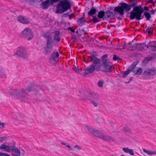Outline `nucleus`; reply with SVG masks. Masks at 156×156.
I'll use <instances>...</instances> for the list:
<instances>
[{"label":"nucleus","instance_id":"nucleus-1","mask_svg":"<svg viewBox=\"0 0 156 156\" xmlns=\"http://www.w3.org/2000/svg\"><path fill=\"white\" fill-rule=\"evenodd\" d=\"M85 126L90 133L97 137L106 141H115V139L114 138L102 133L99 130L87 125H86Z\"/></svg>","mask_w":156,"mask_h":156},{"label":"nucleus","instance_id":"nucleus-2","mask_svg":"<svg viewBox=\"0 0 156 156\" xmlns=\"http://www.w3.org/2000/svg\"><path fill=\"white\" fill-rule=\"evenodd\" d=\"M9 93L12 97L22 101L25 102L27 100L26 92L23 88L13 89Z\"/></svg>","mask_w":156,"mask_h":156},{"label":"nucleus","instance_id":"nucleus-3","mask_svg":"<svg viewBox=\"0 0 156 156\" xmlns=\"http://www.w3.org/2000/svg\"><path fill=\"white\" fill-rule=\"evenodd\" d=\"M144 10L148 11L149 10V9L146 6H144V9L140 6L135 7L133 8V11H132L130 12L129 16L130 19L132 20L135 18L136 20H140L142 19L143 17L141 18V17Z\"/></svg>","mask_w":156,"mask_h":156},{"label":"nucleus","instance_id":"nucleus-4","mask_svg":"<svg viewBox=\"0 0 156 156\" xmlns=\"http://www.w3.org/2000/svg\"><path fill=\"white\" fill-rule=\"evenodd\" d=\"M71 5L67 0H63L58 4L56 12L62 14L71 8Z\"/></svg>","mask_w":156,"mask_h":156},{"label":"nucleus","instance_id":"nucleus-5","mask_svg":"<svg viewBox=\"0 0 156 156\" xmlns=\"http://www.w3.org/2000/svg\"><path fill=\"white\" fill-rule=\"evenodd\" d=\"M107 54L104 55L101 58L102 71L109 73L111 72V68L112 66V63L110 62L109 60L107 57Z\"/></svg>","mask_w":156,"mask_h":156},{"label":"nucleus","instance_id":"nucleus-6","mask_svg":"<svg viewBox=\"0 0 156 156\" xmlns=\"http://www.w3.org/2000/svg\"><path fill=\"white\" fill-rule=\"evenodd\" d=\"M83 99L84 100H89L94 106L96 107H97L99 104V98L98 95L94 92H90L88 94L87 97H83Z\"/></svg>","mask_w":156,"mask_h":156},{"label":"nucleus","instance_id":"nucleus-7","mask_svg":"<svg viewBox=\"0 0 156 156\" xmlns=\"http://www.w3.org/2000/svg\"><path fill=\"white\" fill-rule=\"evenodd\" d=\"M13 55L23 59L27 58L28 57V53L26 48L22 46L18 47Z\"/></svg>","mask_w":156,"mask_h":156},{"label":"nucleus","instance_id":"nucleus-8","mask_svg":"<svg viewBox=\"0 0 156 156\" xmlns=\"http://www.w3.org/2000/svg\"><path fill=\"white\" fill-rule=\"evenodd\" d=\"M20 36L23 38L30 40L33 38L34 34L31 29L27 27L22 32Z\"/></svg>","mask_w":156,"mask_h":156},{"label":"nucleus","instance_id":"nucleus-9","mask_svg":"<svg viewBox=\"0 0 156 156\" xmlns=\"http://www.w3.org/2000/svg\"><path fill=\"white\" fill-rule=\"evenodd\" d=\"M131 8L129 7V5L125 3H122L120 6L115 7V10L119 13L121 15H123L124 14V11L128 12L130 10Z\"/></svg>","mask_w":156,"mask_h":156},{"label":"nucleus","instance_id":"nucleus-10","mask_svg":"<svg viewBox=\"0 0 156 156\" xmlns=\"http://www.w3.org/2000/svg\"><path fill=\"white\" fill-rule=\"evenodd\" d=\"M26 89L28 92L32 91L34 94L37 95L39 93V87L36 84L30 82L27 85Z\"/></svg>","mask_w":156,"mask_h":156},{"label":"nucleus","instance_id":"nucleus-11","mask_svg":"<svg viewBox=\"0 0 156 156\" xmlns=\"http://www.w3.org/2000/svg\"><path fill=\"white\" fill-rule=\"evenodd\" d=\"M156 72V69L154 68L151 69H148L144 71L143 75L145 78L147 79L150 76L154 75Z\"/></svg>","mask_w":156,"mask_h":156},{"label":"nucleus","instance_id":"nucleus-12","mask_svg":"<svg viewBox=\"0 0 156 156\" xmlns=\"http://www.w3.org/2000/svg\"><path fill=\"white\" fill-rule=\"evenodd\" d=\"M53 40H47V47L44 48V50L46 54L51 52L53 50Z\"/></svg>","mask_w":156,"mask_h":156},{"label":"nucleus","instance_id":"nucleus-13","mask_svg":"<svg viewBox=\"0 0 156 156\" xmlns=\"http://www.w3.org/2000/svg\"><path fill=\"white\" fill-rule=\"evenodd\" d=\"M139 62V61L137 60L133 62L128 68L127 70L123 73V77H126L133 70V69H134L135 65L136 64H137Z\"/></svg>","mask_w":156,"mask_h":156},{"label":"nucleus","instance_id":"nucleus-14","mask_svg":"<svg viewBox=\"0 0 156 156\" xmlns=\"http://www.w3.org/2000/svg\"><path fill=\"white\" fill-rule=\"evenodd\" d=\"M139 62V61L137 60L133 62L128 68L127 70L123 73V77H126L133 70V69H134L135 65L136 64H137Z\"/></svg>","mask_w":156,"mask_h":156},{"label":"nucleus","instance_id":"nucleus-15","mask_svg":"<svg viewBox=\"0 0 156 156\" xmlns=\"http://www.w3.org/2000/svg\"><path fill=\"white\" fill-rule=\"evenodd\" d=\"M94 52H93V54L88 56V58L90 59V61H92L94 64L96 65L100 64L101 61L100 59L96 57L97 55L94 54Z\"/></svg>","mask_w":156,"mask_h":156},{"label":"nucleus","instance_id":"nucleus-16","mask_svg":"<svg viewBox=\"0 0 156 156\" xmlns=\"http://www.w3.org/2000/svg\"><path fill=\"white\" fill-rule=\"evenodd\" d=\"M11 151L12 156H20L21 154L20 149L15 147L14 145H13Z\"/></svg>","mask_w":156,"mask_h":156},{"label":"nucleus","instance_id":"nucleus-17","mask_svg":"<svg viewBox=\"0 0 156 156\" xmlns=\"http://www.w3.org/2000/svg\"><path fill=\"white\" fill-rule=\"evenodd\" d=\"M95 68V65L92 64L87 68L85 69V73L84 74V76L86 77V75H87L89 73H93L94 71Z\"/></svg>","mask_w":156,"mask_h":156},{"label":"nucleus","instance_id":"nucleus-18","mask_svg":"<svg viewBox=\"0 0 156 156\" xmlns=\"http://www.w3.org/2000/svg\"><path fill=\"white\" fill-rule=\"evenodd\" d=\"M12 147L13 145L8 146L3 144L0 146V150L6 152H9L11 151Z\"/></svg>","mask_w":156,"mask_h":156},{"label":"nucleus","instance_id":"nucleus-19","mask_svg":"<svg viewBox=\"0 0 156 156\" xmlns=\"http://www.w3.org/2000/svg\"><path fill=\"white\" fill-rule=\"evenodd\" d=\"M17 20L19 22L23 24H28L30 23V21L28 18L21 16L18 17Z\"/></svg>","mask_w":156,"mask_h":156},{"label":"nucleus","instance_id":"nucleus-20","mask_svg":"<svg viewBox=\"0 0 156 156\" xmlns=\"http://www.w3.org/2000/svg\"><path fill=\"white\" fill-rule=\"evenodd\" d=\"M137 65V64H136L135 65L134 68L133 70L132 71L133 72L135 75H140L143 72V70L141 68L137 67L136 68V66Z\"/></svg>","mask_w":156,"mask_h":156},{"label":"nucleus","instance_id":"nucleus-21","mask_svg":"<svg viewBox=\"0 0 156 156\" xmlns=\"http://www.w3.org/2000/svg\"><path fill=\"white\" fill-rule=\"evenodd\" d=\"M146 46L147 45L144 43L140 44H135L133 45V47H135L138 50L146 49L145 48H146Z\"/></svg>","mask_w":156,"mask_h":156},{"label":"nucleus","instance_id":"nucleus-22","mask_svg":"<svg viewBox=\"0 0 156 156\" xmlns=\"http://www.w3.org/2000/svg\"><path fill=\"white\" fill-rule=\"evenodd\" d=\"M51 4L49 0H47L45 1L42 2L41 5L43 9H47L49 6L50 4Z\"/></svg>","mask_w":156,"mask_h":156},{"label":"nucleus","instance_id":"nucleus-23","mask_svg":"<svg viewBox=\"0 0 156 156\" xmlns=\"http://www.w3.org/2000/svg\"><path fill=\"white\" fill-rule=\"evenodd\" d=\"M60 32L58 31H56L54 32V35L53 37L54 40L55 41L57 42H59L61 40V38L59 37Z\"/></svg>","mask_w":156,"mask_h":156},{"label":"nucleus","instance_id":"nucleus-24","mask_svg":"<svg viewBox=\"0 0 156 156\" xmlns=\"http://www.w3.org/2000/svg\"><path fill=\"white\" fill-rule=\"evenodd\" d=\"M84 18V14H83V16L80 18L77 21V23L78 26H82L83 25L84 23L85 22Z\"/></svg>","mask_w":156,"mask_h":156},{"label":"nucleus","instance_id":"nucleus-25","mask_svg":"<svg viewBox=\"0 0 156 156\" xmlns=\"http://www.w3.org/2000/svg\"><path fill=\"white\" fill-rule=\"evenodd\" d=\"M122 150L125 153H129L131 155H133L134 154L133 150L132 149H129L128 147H124Z\"/></svg>","mask_w":156,"mask_h":156},{"label":"nucleus","instance_id":"nucleus-26","mask_svg":"<svg viewBox=\"0 0 156 156\" xmlns=\"http://www.w3.org/2000/svg\"><path fill=\"white\" fill-rule=\"evenodd\" d=\"M113 16V12L110 11H108L105 12V18H112Z\"/></svg>","mask_w":156,"mask_h":156},{"label":"nucleus","instance_id":"nucleus-27","mask_svg":"<svg viewBox=\"0 0 156 156\" xmlns=\"http://www.w3.org/2000/svg\"><path fill=\"white\" fill-rule=\"evenodd\" d=\"M59 57V54L58 52L54 51L51 54L50 58L58 60Z\"/></svg>","mask_w":156,"mask_h":156},{"label":"nucleus","instance_id":"nucleus-28","mask_svg":"<svg viewBox=\"0 0 156 156\" xmlns=\"http://www.w3.org/2000/svg\"><path fill=\"white\" fill-rule=\"evenodd\" d=\"M97 10L96 9L92 8L90 11L88 12V15L90 16H92L93 15H95L97 12Z\"/></svg>","mask_w":156,"mask_h":156},{"label":"nucleus","instance_id":"nucleus-29","mask_svg":"<svg viewBox=\"0 0 156 156\" xmlns=\"http://www.w3.org/2000/svg\"><path fill=\"white\" fill-rule=\"evenodd\" d=\"M143 151L149 155H156V151H151L145 149H143Z\"/></svg>","mask_w":156,"mask_h":156},{"label":"nucleus","instance_id":"nucleus-30","mask_svg":"<svg viewBox=\"0 0 156 156\" xmlns=\"http://www.w3.org/2000/svg\"><path fill=\"white\" fill-rule=\"evenodd\" d=\"M5 74L2 67L0 66V78L5 77Z\"/></svg>","mask_w":156,"mask_h":156},{"label":"nucleus","instance_id":"nucleus-31","mask_svg":"<svg viewBox=\"0 0 156 156\" xmlns=\"http://www.w3.org/2000/svg\"><path fill=\"white\" fill-rule=\"evenodd\" d=\"M58 60L50 58L49 62L52 65H55L58 62Z\"/></svg>","mask_w":156,"mask_h":156},{"label":"nucleus","instance_id":"nucleus-32","mask_svg":"<svg viewBox=\"0 0 156 156\" xmlns=\"http://www.w3.org/2000/svg\"><path fill=\"white\" fill-rule=\"evenodd\" d=\"M105 13L103 11H100L98 14V16L99 18H102L104 17H105Z\"/></svg>","mask_w":156,"mask_h":156},{"label":"nucleus","instance_id":"nucleus-33","mask_svg":"<svg viewBox=\"0 0 156 156\" xmlns=\"http://www.w3.org/2000/svg\"><path fill=\"white\" fill-rule=\"evenodd\" d=\"M43 36L45 38L47 39V40H52V38L51 37H50V33L49 32L48 33H45L43 34Z\"/></svg>","mask_w":156,"mask_h":156},{"label":"nucleus","instance_id":"nucleus-34","mask_svg":"<svg viewBox=\"0 0 156 156\" xmlns=\"http://www.w3.org/2000/svg\"><path fill=\"white\" fill-rule=\"evenodd\" d=\"M98 18H98V17H97L96 16H94L93 17L91 20L89 21V22L91 23L92 22L94 23H95L96 22H99L100 21V20Z\"/></svg>","mask_w":156,"mask_h":156},{"label":"nucleus","instance_id":"nucleus-35","mask_svg":"<svg viewBox=\"0 0 156 156\" xmlns=\"http://www.w3.org/2000/svg\"><path fill=\"white\" fill-rule=\"evenodd\" d=\"M144 15L147 20H150L151 17L150 14L147 12H144Z\"/></svg>","mask_w":156,"mask_h":156},{"label":"nucleus","instance_id":"nucleus-36","mask_svg":"<svg viewBox=\"0 0 156 156\" xmlns=\"http://www.w3.org/2000/svg\"><path fill=\"white\" fill-rule=\"evenodd\" d=\"M145 29H146V32L147 34L150 35L152 33V32L151 30L152 29V28L151 27L146 26Z\"/></svg>","mask_w":156,"mask_h":156},{"label":"nucleus","instance_id":"nucleus-37","mask_svg":"<svg viewBox=\"0 0 156 156\" xmlns=\"http://www.w3.org/2000/svg\"><path fill=\"white\" fill-rule=\"evenodd\" d=\"M146 48H148L152 51H156V46H154L153 45H147Z\"/></svg>","mask_w":156,"mask_h":156},{"label":"nucleus","instance_id":"nucleus-38","mask_svg":"<svg viewBox=\"0 0 156 156\" xmlns=\"http://www.w3.org/2000/svg\"><path fill=\"white\" fill-rule=\"evenodd\" d=\"M72 69L74 71L78 73H80L81 71L79 69L78 66H74L73 67Z\"/></svg>","mask_w":156,"mask_h":156},{"label":"nucleus","instance_id":"nucleus-39","mask_svg":"<svg viewBox=\"0 0 156 156\" xmlns=\"http://www.w3.org/2000/svg\"><path fill=\"white\" fill-rule=\"evenodd\" d=\"M123 130L126 132H131V129L128 126H124L123 128Z\"/></svg>","mask_w":156,"mask_h":156},{"label":"nucleus","instance_id":"nucleus-40","mask_svg":"<svg viewBox=\"0 0 156 156\" xmlns=\"http://www.w3.org/2000/svg\"><path fill=\"white\" fill-rule=\"evenodd\" d=\"M104 82L101 80H99L98 83V85L99 87H102L103 86Z\"/></svg>","mask_w":156,"mask_h":156},{"label":"nucleus","instance_id":"nucleus-41","mask_svg":"<svg viewBox=\"0 0 156 156\" xmlns=\"http://www.w3.org/2000/svg\"><path fill=\"white\" fill-rule=\"evenodd\" d=\"M0 156H10L9 154L6 153L0 152Z\"/></svg>","mask_w":156,"mask_h":156},{"label":"nucleus","instance_id":"nucleus-42","mask_svg":"<svg viewBox=\"0 0 156 156\" xmlns=\"http://www.w3.org/2000/svg\"><path fill=\"white\" fill-rule=\"evenodd\" d=\"M150 60V59H148V58H145L144 59L143 61V63L144 64H146L147 63L148 61Z\"/></svg>","mask_w":156,"mask_h":156},{"label":"nucleus","instance_id":"nucleus-43","mask_svg":"<svg viewBox=\"0 0 156 156\" xmlns=\"http://www.w3.org/2000/svg\"><path fill=\"white\" fill-rule=\"evenodd\" d=\"M113 59L114 61H116L118 59L120 60V58L117 55H113Z\"/></svg>","mask_w":156,"mask_h":156},{"label":"nucleus","instance_id":"nucleus-44","mask_svg":"<svg viewBox=\"0 0 156 156\" xmlns=\"http://www.w3.org/2000/svg\"><path fill=\"white\" fill-rule=\"evenodd\" d=\"M137 5V3L136 2H133V3L129 4V7L131 8V7H133Z\"/></svg>","mask_w":156,"mask_h":156},{"label":"nucleus","instance_id":"nucleus-45","mask_svg":"<svg viewBox=\"0 0 156 156\" xmlns=\"http://www.w3.org/2000/svg\"><path fill=\"white\" fill-rule=\"evenodd\" d=\"M74 148L77 149V150H82V148L81 147L78 145H76L74 146Z\"/></svg>","mask_w":156,"mask_h":156},{"label":"nucleus","instance_id":"nucleus-46","mask_svg":"<svg viewBox=\"0 0 156 156\" xmlns=\"http://www.w3.org/2000/svg\"><path fill=\"white\" fill-rule=\"evenodd\" d=\"M5 124L3 122H2L0 121V128H4L5 127Z\"/></svg>","mask_w":156,"mask_h":156},{"label":"nucleus","instance_id":"nucleus-47","mask_svg":"<svg viewBox=\"0 0 156 156\" xmlns=\"http://www.w3.org/2000/svg\"><path fill=\"white\" fill-rule=\"evenodd\" d=\"M60 0H51V5H53V3H56V2L60 1Z\"/></svg>","mask_w":156,"mask_h":156},{"label":"nucleus","instance_id":"nucleus-48","mask_svg":"<svg viewBox=\"0 0 156 156\" xmlns=\"http://www.w3.org/2000/svg\"><path fill=\"white\" fill-rule=\"evenodd\" d=\"M6 140L5 137H0V143L5 140Z\"/></svg>","mask_w":156,"mask_h":156},{"label":"nucleus","instance_id":"nucleus-49","mask_svg":"<svg viewBox=\"0 0 156 156\" xmlns=\"http://www.w3.org/2000/svg\"><path fill=\"white\" fill-rule=\"evenodd\" d=\"M128 47L130 48H132V47H133V46L131 45V43L130 42H129L128 43Z\"/></svg>","mask_w":156,"mask_h":156},{"label":"nucleus","instance_id":"nucleus-50","mask_svg":"<svg viewBox=\"0 0 156 156\" xmlns=\"http://www.w3.org/2000/svg\"><path fill=\"white\" fill-rule=\"evenodd\" d=\"M68 29L69 30H71L73 33H74L75 32V30H74V29H73L71 27H69L68 28Z\"/></svg>","mask_w":156,"mask_h":156},{"label":"nucleus","instance_id":"nucleus-51","mask_svg":"<svg viewBox=\"0 0 156 156\" xmlns=\"http://www.w3.org/2000/svg\"><path fill=\"white\" fill-rule=\"evenodd\" d=\"M67 147L69 148L70 150H73V149L71 148V147L69 145H67L66 146Z\"/></svg>","mask_w":156,"mask_h":156},{"label":"nucleus","instance_id":"nucleus-52","mask_svg":"<svg viewBox=\"0 0 156 156\" xmlns=\"http://www.w3.org/2000/svg\"><path fill=\"white\" fill-rule=\"evenodd\" d=\"M155 11L153 9V10H152L151 11V14H154L155 13Z\"/></svg>","mask_w":156,"mask_h":156},{"label":"nucleus","instance_id":"nucleus-53","mask_svg":"<svg viewBox=\"0 0 156 156\" xmlns=\"http://www.w3.org/2000/svg\"><path fill=\"white\" fill-rule=\"evenodd\" d=\"M61 144H62V145H64L65 146H66L67 145V144L66 143H64L63 142H62L61 143Z\"/></svg>","mask_w":156,"mask_h":156},{"label":"nucleus","instance_id":"nucleus-54","mask_svg":"<svg viewBox=\"0 0 156 156\" xmlns=\"http://www.w3.org/2000/svg\"><path fill=\"white\" fill-rule=\"evenodd\" d=\"M115 122H112L110 123L111 125L112 126H114L115 125Z\"/></svg>","mask_w":156,"mask_h":156},{"label":"nucleus","instance_id":"nucleus-55","mask_svg":"<svg viewBox=\"0 0 156 156\" xmlns=\"http://www.w3.org/2000/svg\"><path fill=\"white\" fill-rule=\"evenodd\" d=\"M132 78H133L132 77L130 78V80L128 82H126V83H129L132 80Z\"/></svg>","mask_w":156,"mask_h":156},{"label":"nucleus","instance_id":"nucleus-56","mask_svg":"<svg viewBox=\"0 0 156 156\" xmlns=\"http://www.w3.org/2000/svg\"><path fill=\"white\" fill-rule=\"evenodd\" d=\"M81 31H83L84 32V34H85L86 33V32L85 31H84V30L83 29H82L81 30Z\"/></svg>","mask_w":156,"mask_h":156},{"label":"nucleus","instance_id":"nucleus-57","mask_svg":"<svg viewBox=\"0 0 156 156\" xmlns=\"http://www.w3.org/2000/svg\"><path fill=\"white\" fill-rule=\"evenodd\" d=\"M64 16H67L68 15V13H66V14H64L63 15Z\"/></svg>","mask_w":156,"mask_h":156},{"label":"nucleus","instance_id":"nucleus-58","mask_svg":"<svg viewBox=\"0 0 156 156\" xmlns=\"http://www.w3.org/2000/svg\"><path fill=\"white\" fill-rule=\"evenodd\" d=\"M76 34H78V33H79V32L77 30V31H76Z\"/></svg>","mask_w":156,"mask_h":156},{"label":"nucleus","instance_id":"nucleus-59","mask_svg":"<svg viewBox=\"0 0 156 156\" xmlns=\"http://www.w3.org/2000/svg\"><path fill=\"white\" fill-rule=\"evenodd\" d=\"M124 48H125V47H124L123 46L122 48H120V49H124Z\"/></svg>","mask_w":156,"mask_h":156},{"label":"nucleus","instance_id":"nucleus-60","mask_svg":"<svg viewBox=\"0 0 156 156\" xmlns=\"http://www.w3.org/2000/svg\"><path fill=\"white\" fill-rule=\"evenodd\" d=\"M155 11V12H156V9H155L154 10Z\"/></svg>","mask_w":156,"mask_h":156},{"label":"nucleus","instance_id":"nucleus-61","mask_svg":"<svg viewBox=\"0 0 156 156\" xmlns=\"http://www.w3.org/2000/svg\"><path fill=\"white\" fill-rule=\"evenodd\" d=\"M129 0L130 1H134L135 0Z\"/></svg>","mask_w":156,"mask_h":156},{"label":"nucleus","instance_id":"nucleus-62","mask_svg":"<svg viewBox=\"0 0 156 156\" xmlns=\"http://www.w3.org/2000/svg\"><path fill=\"white\" fill-rule=\"evenodd\" d=\"M120 156H125L124 155H122Z\"/></svg>","mask_w":156,"mask_h":156}]
</instances>
